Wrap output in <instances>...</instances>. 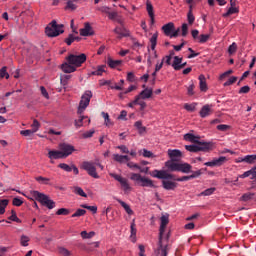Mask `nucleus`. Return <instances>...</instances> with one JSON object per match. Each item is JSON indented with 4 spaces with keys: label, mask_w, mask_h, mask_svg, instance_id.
<instances>
[{
    "label": "nucleus",
    "mask_w": 256,
    "mask_h": 256,
    "mask_svg": "<svg viewBox=\"0 0 256 256\" xmlns=\"http://www.w3.org/2000/svg\"><path fill=\"white\" fill-rule=\"evenodd\" d=\"M244 161L248 165H255V163H256V154L246 155Z\"/></svg>",
    "instance_id": "obj_36"
},
{
    "label": "nucleus",
    "mask_w": 256,
    "mask_h": 256,
    "mask_svg": "<svg viewBox=\"0 0 256 256\" xmlns=\"http://www.w3.org/2000/svg\"><path fill=\"white\" fill-rule=\"evenodd\" d=\"M114 33L118 35V38L121 39L123 37H129V30H127L125 27H116L114 29Z\"/></svg>",
    "instance_id": "obj_20"
},
{
    "label": "nucleus",
    "mask_w": 256,
    "mask_h": 256,
    "mask_svg": "<svg viewBox=\"0 0 256 256\" xmlns=\"http://www.w3.org/2000/svg\"><path fill=\"white\" fill-rule=\"evenodd\" d=\"M82 239H93V236L95 235L94 231L87 232V231H82L80 233Z\"/></svg>",
    "instance_id": "obj_43"
},
{
    "label": "nucleus",
    "mask_w": 256,
    "mask_h": 256,
    "mask_svg": "<svg viewBox=\"0 0 256 256\" xmlns=\"http://www.w3.org/2000/svg\"><path fill=\"white\" fill-rule=\"evenodd\" d=\"M149 175L155 179H161V171L159 170L150 171Z\"/></svg>",
    "instance_id": "obj_59"
},
{
    "label": "nucleus",
    "mask_w": 256,
    "mask_h": 256,
    "mask_svg": "<svg viewBox=\"0 0 256 256\" xmlns=\"http://www.w3.org/2000/svg\"><path fill=\"white\" fill-rule=\"evenodd\" d=\"M191 169H193V166L189 163H180L178 167L180 173H191Z\"/></svg>",
    "instance_id": "obj_25"
},
{
    "label": "nucleus",
    "mask_w": 256,
    "mask_h": 256,
    "mask_svg": "<svg viewBox=\"0 0 256 256\" xmlns=\"http://www.w3.org/2000/svg\"><path fill=\"white\" fill-rule=\"evenodd\" d=\"M35 132L30 130H21L20 131V135H22L23 137H31V135H34Z\"/></svg>",
    "instance_id": "obj_57"
},
{
    "label": "nucleus",
    "mask_w": 256,
    "mask_h": 256,
    "mask_svg": "<svg viewBox=\"0 0 256 256\" xmlns=\"http://www.w3.org/2000/svg\"><path fill=\"white\" fill-rule=\"evenodd\" d=\"M73 191L76 195H80V197H87V193H85V191H83L79 186L74 187Z\"/></svg>",
    "instance_id": "obj_48"
},
{
    "label": "nucleus",
    "mask_w": 256,
    "mask_h": 256,
    "mask_svg": "<svg viewBox=\"0 0 256 256\" xmlns=\"http://www.w3.org/2000/svg\"><path fill=\"white\" fill-rule=\"evenodd\" d=\"M213 106L206 104L200 110V117L205 119V117H209L213 113Z\"/></svg>",
    "instance_id": "obj_17"
},
{
    "label": "nucleus",
    "mask_w": 256,
    "mask_h": 256,
    "mask_svg": "<svg viewBox=\"0 0 256 256\" xmlns=\"http://www.w3.org/2000/svg\"><path fill=\"white\" fill-rule=\"evenodd\" d=\"M146 10L151 20V25L155 23V13L153 12V4H151V1L146 2Z\"/></svg>",
    "instance_id": "obj_22"
},
{
    "label": "nucleus",
    "mask_w": 256,
    "mask_h": 256,
    "mask_svg": "<svg viewBox=\"0 0 256 256\" xmlns=\"http://www.w3.org/2000/svg\"><path fill=\"white\" fill-rule=\"evenodd\" d=\"M225 161H227V158L221 156L219 158H215L213 161L204 163V165H206V167H221Z\"/></svg>",
    "instance_id": "obj_14"
},
{
    "label": "nucleus",
    "mask_w": 256,
    "mask_h": 256,
    "mask_svg": "<svg viewBox=\"0 0 256 256\" xmlns=\"http://www.w3.org/2000/svg\"><path fill=\"white\" fill-rule=\"evenodd\" d=\"M136 99H138L136 102V105L140 106V111H145V108L147 107V103H145V101H143L141 96H136Z\"/></svg>",
    "instance_id": "obj_40"
},
{
    "label": "nucleus",
    "mask_w": 256,
    "mask_h": 256,
    "mask_svg": "<svg viewBox=\"0 0 256 256\" xmlns=\"http://www.w3.org/2000/svg\"><path fill=\"white\" fill-rule=\"evenodd\" d=\"M31 241V238L27 235H21L20 237V245L22 247H29V242Z\"/></svg>",
    "instance_id": "obj_35"
},
{
    "label": "nucleus",
    "mask_w": 256,
    "mask_h": 256,
    "mask_svg": "<svg viewBox=\"0 0 256 256\" xmlns=\"http://www.w3.org/2000/svg\"><path fill=\"white\" fill-rule=\"evenodd\" d=\"M126 80H127L129 83H135V80H136L135 73H133V72H128V73H127V76H126Z\"/></svg>",
    "instance_id": "obj_53"
},
{
    "label": "nucleus",
    "mask_w": 256,
    "mask_h": 256,
    "mask_svg": "<svg viewBox=\"0 0 256 256\" xmlns=\"http://www.w3.org/2000/svg\"><path fill=\"white\" fill-rule=\"evenodd\" d=\"M85 61H87V55L84 53L79 55L70 54L66 58V62L62 64L61 69L64 73H75L77 68L81 67Z\"/></svg>",
    "instance_id": "obj_1"
},
{
    "label": "nucleus",
    "mask_w": 256,
    "mask_h": 256,
    "mask_svg": "<svg viewBox=\"0 0 256 256\" xmlns=\"http://www.w3.org/2000/svg\"><path fill=\"white\" fill-rule=\"evenodd\" d=\"M209 37H211V35H209V34H201L198 37L197 43H207L209 41Z\"/></svg>",
    "instance_id": "obj_49"
},
{
    "label": "nucleus",
    "mask_w": 256,
    "mask_h": 256,
    "mask_svg": "<svg viewBox=\"0 0 256 256\" xmlns=\"http://www.w3.org/2000/svg\"><path fill=\"white\" fill-rule=\"evenodd\" d=\"M253 197H255V194L248 192L242 195V197L240 198V201H251V199H253Z\"/></svg>",
    "instance_id": "obj_46"
},
{
    "label": "nucleus",
    "mask_w": 256,
    "mask_h": 256,
    "mask_svg": "<svg viewBox=\"0 0 256 256\" xmlns=\"http://www.w3.org/2000/svg\"><path fill=\"white\" fill-rule=\"evenodd\" d=\"M184 140L189 141L190 143H199V137H197L191 133L185 134Z\"/></svg>",
    "instance_id": "obj_33"
},
{
    "label": "nucleus",
    "mask_w": 256,
    "mask_h": 256,
    "mask_svg": "<svg viewBox=\"0 0 256 256\" xmlns=\"http://www.w3.org/2000/svg\"><path fill=\"white\" fill-rule=\"evenodd\" d=\"M150 44H151V49L152 51H155V47H157V35H153L151 38H150Z\"/></svg>",
    "instance_id": "obj_54"
},
{
    "label": "nucleus",
    "mask_w": 256,
    "mask_h": 256,
    "mask_svg": "<svg viewBox=\"0 0 256 256\" xmlns=\"http://www.w3.org/2000/svg\"><path fill=\"white\" fill-rule=\"evenodd\" d=\"M60 255H63V256H71V251H69L67 248H63V247H60L58 249Z\"/></svg>",
    "instance_id": "obj_58"
},
{
    "label": "nucleus",
    "mask_w": 256,
    "mask_h": 256,
    "mask_svg": "<svg viewBox=\"0 0 256 256\" xmlns=\"http://www.w3.org/2000/svg\"><path fill=\"white\" fill-rule=\"evenodd\" d=\"M130 179L131 181L137 183V185H140V187H155V185L153 184V180L142 176L139 173H132L130 175Z\"/></svg>",
    "instance_id": "obj_7"
},
{
    "label": "nucleus",
    "mask_w": 256,
    "mask_h": 256,
    "mask_svg": "<svg viewBox=\"0 0 256 256\" xmlns=\"http://www.w3.org/2000/svg\"><path fill=\"white\" fill-rule=\"evenodd\" d=\"M130 233V239L132 243H137V227L135 225V220H133L130 225Z\"/></svg>",
    "instance_id": "obj_23"
},
{
    "label": "nucleus",
    "mask_w": 256,
    "mask_h": 256,
    "mask_svg": "<svg viewBox=\"0 0 256 256\" xmlns=\"http://www.w3.org/2000/svg\"><path fill=\"white\" fill-rule=\"evenodd\" d=\"M66 9L68 11H75L77 9V0H70L67 2Z\"/></svg>",
    "instance_id": "obj_37"
},
{
    "label": "nucleus",
    "mask_w": 256,
    "mask_h": 256,
    "mask_svg": "<svg viewBox=\"0 0 256 256\" xmlns=\"http://www.w3.org/2000/svg\"><path fill=\"white\" fill-rule=\"evenodd\" d=\"M229 55H233L234 53H237V43H232L228 48Z\"/></svg>",
    "instance_id": "obj_55"
},
{
    "label": "nucleus",
    "mask_w": 256,
    "mask_h": 256,
    "mask_svg": "<svg viewBox=\"0 0 256 256\" xmlns=\"http://www.w3.org/2000/svg\"><path fill=\"white\" fill-rule=\"evenodd\" d=\"M186 151L190 153H198V151H209L211 149V144L198 142L196 145H186Z\"/></svg>",
    "instance_id": "obj_9"
},
{
    "label": "nucleus",
    "mask_w": 256,
    "mask_h": 256,
    "mask_svg": "<svg viewBox=\"0 0 256 256\" xmlns=\"http://www.w3.org/2000/svg\"><path fill=\"white\" fill-rule=\"evenodd\" d=\"M0 79H9V73L7 72L6 66L0 69Z\"/></svg>",
    "instance_id": "obj_50"
},
{
    "label": "nucleus",
    "mask_w": 256,
    "mask_h": 256,
    "mask_svg": "<svg viewBox=\"0 0 256 256\" xmlns=\"http://www.w3.org/2000/svg\"><path fill=\"white\" fill-rule=\"evenodd\" d=\"M80 35L82 37H90L93 35V28L91 27V24L85 23L84 27L80 29Z\"/></svg>",
    "instance_id": "obj_16"
},
{
    "label": "nucleus",
    "mask_w": 256,
    "mask_h": 256,
    "mask_svg": "<svg viewBox=\"0 0 256 256\" xmlns=\"http://www.w3.org/2000/svg\"><path fill=\"white\" fill-rule=\"evenodd\" d=\"M82 169H84V171H87L90 177H93L94 179H99V174H97V168L95 167V163L84 162L82 163Z\"/></svg>",
    "instance_id": "obj_11"
},
{
    "label": "nucleus",
    "mask_w": 256,
    "mask_h": 256,
    "mask_svg": "<svg viewBox=\"0 0 256 256\" xmlns=\"http://www.w3.org/2000/svg\"><path fill=\"white\" fill-rule=\"evenodd\" d=\"M162 31L164 32L166 37H170V39H173V37H179L181 28L175 29V24L173 22H169L162 26Z\"/></svg>",
    "instance_id": "obj_8"
},
{
    "label": "nucleus",
    "mask_w": 256,
    "mask_h": 256,
    "mask_svg": "<svg viewBox=\"0 0 256 256\" xmlns=\"http://www.w3.org/2000/svg\"><path fill=\"white\" fill-rule=\"evenodd\" d=\"M199 85H200V91H207V79L205 78V75L201 74L199 76Z\"/></svg>",
    "instance_id": "obj_29"
},
{
    "label": "nucleus",
    "mask_w": 256,
    "mask_h": 256,
    "mask_svg": "<svg viewBox=\"0 0 256 256\" xmlns=\"http://www.w3.org/2000/svg\"><path fill=\"white\" fill-rule=\"evenodd\" d=\"M153 95V90L146 88L137 97H140V99H151V96Z\"/></svg>",
    "instance_id": "obj_28"
},
{
    "label": "nucleus",
    "mask_w": 256,
    "mask_h": 256,
    "mask_svg": "<svg viewBox=\"0 0 256 256\" xmlns=\"http://www.w3.org/2000/svg\"><path fill=\"white\" fill-rule=\"evenodd\" d=\"M59 149L64 159H67V157H69V155H71L75 151V147L67 143L59 144Z\"/></svg>",
    "instance_id": "obj_12"
},
{
    "label": "nucleus",
    "mask_w": 256,
    "mask_h": 256,
    "mask_svg": "<svg viewBox=\"0 0 256 256\" xmlns=\"http://www.w3.org/2000/svg\"><path fill=\"white\" fill-rule=\"evenodd\" d=\"M117 201L121 205V207H123V209L126 211L127 215H133V209H131V206H129V204L125 203L121 199H117Z\"/></svg>",
    "instance_id": "obj_30"
},
{
    "label": "nucleus",
    "mask_w": 256,
    "mask_h": 256,
    "mask_svg": "<svg viewBox=\"0 0 256 256\" xmlns=\"http://www.w3.org/2000/svg\"><path fill=\"white\" fill-rule=\"evenodd\" d=\"M168 156L170 157V161H181V157H183V153L177 149H174V150L169 149Z\"/></svg>",
    "instance_id": "obj_15"
},
{
    "label": "nucleus",
    "mask_w": 256,
    "mask_h": 256,
    "mask_svg": "<svg viewBox=\"0 0 256 256\" xmlns=\"http://www.w3.org/2000/svg\"><path fill=\"white\" fill-rule=\"evenodd\" d=\"M31 130L34 133H37V131H39V129H41V123H39V121L37 119L33 120V123L31 124Z\"/></svg>",
    "instance_id": "obj_41"
},
{
    "label": "nucleus",
    "mask_w": 256,
    "mask_h": 256,
    "mask_svg": "<svg viewBox=\"0 0 256 256\" xmlns=\"http://www.w3.org/2000/svg\"><path fill=\"white\" fill-rule=\"evenodd\" d=\"M236 13H239V8L230 7L228 11L222 15V17H229L230 15H235Z\"/></svg>",
    "instance_id": "obj_38"
},
{
    "label": "nucleus",
    "mask_w": 256,
    "mask_h": 256,
    "mask_svg": "<svg viewBox=\"0 0 256 256\" xmlns=\"http://www.w3.org/2000/svg\"><path fill=\"white\" fill-rule=\"evenodd\" d=\"M113 159L117 163H129V156L127 155L114 154Z\"/></svg>",
    "instance_id": "obj_27"
},
{
    "label": "nucleus",
    "mask_w": 256,
    "mask_h": 256,
    "mask_svg": "<svg viewBox=\"0 0 256 256\" xmlns=\"http://www.w3.org/2000/svg\"><path fill=\"white\" fill-rule=\"evenodd\" d=\"M75 41H79V37H75L73 34H70L66 39L65 43L67 45H72Z\"/></svg>",
    "instance_id": "obj_47"
},
{
    "label": "nucleus",
    "mask_w": 256,
    "mask_h": 256,
    "mask_svg": "<svg viewBox=\"0 0 256 256\" xmlns=\"http://www.w3.org/2000/svg\"><path fill=\"white\" fill-rule=\"evenodd\" d=\"M101 115L104 119V125L106 127H113L114 123L111 121V118H109V113L102 112Z\"/></svg>",
    "instance_id": "obj_32"
},
{
    "label": "nucleus",
    "mask_w": 256,
    "mask_h": 256,
    "mask_svg": "<svg viewBox=\"0 0 256 256\" xmlns=\"http://www.w3.org/2000/svg\"><path fill=\"white\" fill-rule=\"evenodd\" d=\"M179 164L176 160H169L165 163V166L168 171H179Z\"/></svg>",
    "instance_id": "obj_19"
},
{
    "label": "nucleus",
    "mask_w": 256,
    "mask_h": 256,
    "mask_svg": "<svg viewBox=\"0 0 256 256\" xmlns=\"http://www.w3.org/2000/svg\"><path fill=\"white\" fill-rule=\"evenodd\" d=\"M121 63H123V61H121V60H113L112 58H108V60H107V65L111 69H115V67H119V65H121Z\"/></svg>",
    "instance_id": "obj_31"
},
{
    "label": "nucleus",
    "mask_w": 256,
    "mask_h": 256,
    "mask_svg": "<svg viewBox=\"0 0 256 256\" xmlns=\"http://www.w3.org/2000/svg\"><path fill=\"white\" fill-rule=\"evenodd\" d=\"M139 153L143 156L146 157L147 159H150L151 157H155L153 152L147 150V149H142L139 151Z\"/></svg>",
    "instance_id": "obj_44"
},
{
    "label": "nucleus",
    "mask_w": 256,
    "mask_h": 256,
    "mask_svg": "<svg viewBox=\"0 0 256 256\" xmlns=\"http://www.w3.org/2000/svg\"><path fill=\"white\" fill-rule=\"evenodd\" d=\"M87 211L85 209H78L74 214H72V217H83Z\"/></svg>",
    "instance_id": "obj_60"
},
{
    "label": "nucleus",
    "mask_w": 256,
    "mask_h": 256,
    "mask_svg": "<svg viewBox=\"0 0 256 256\" xmlns=\"http://www.w3.org/2000/svg\"><path fill=\"white\" fill-rule=\"evenodd\" d=\"M161 179H162V187L166 189V191H175L177 189L178 184L175 175L169 174L165 171H161Z\"/></svg>",
    "instance_id": "obj_3"
},
{
    "label": "nucleus",
    "mask_w": 256,
    "mask_h": 256,
    "mask_svg": "<svg viewBox=\"0 0 256 256\" xmlns=\"http://www.w3.org/2000/svg\"><path fill=\"white\" fill-rule=\"evenodd\" d=\"M48 158L51 161H53V159H65V157L61 153V149H59V150H49L48 151Z\"/></svg>",
    "instance_id": "obj_18"
},
{
    "label": "nucleus",
    "mask_w": 256,
    "mask_h": 256,
    "mask_svg": "<svg viewBox=\"0 0 256 256\" xmlns=\"http://www.w3.org/2000/svg\"><path fill=\"white\" fill-rule=\"evenodd\" d=\"M107 66L105 65H99L96 67L95 70H93L92 72H90L88 75L89 77L91 76H97V77H101V75H103V73H105V69H106Z\"/></svg>",
    "instance_id": "obj_24"
},
{
    "label": "nucleus",
    "mask_w": 256,
    "mask_h": 256,
    "mask_svg": "<svg viewBox=\"0 0 256 256\" xmlns=\"http://www.w3.org/2000/svg\"><path fill=\"white\" fill-rule=\"evenodd\" d=\"M171 59L173 61L171 62ZM167 65H171L175 71H181L187 66V62L183 63V57L175 56V51H171L168 56H166Z\"/></svg>",
    "instance_id": "obj_4"
},
{
    "label": "nucleus",
    "mask_w": 256,
    "mask_h": 256,
    "mask_svg": "<svg viewBox=\"0 0 256 256\" xmlns=\"http://www.w3.org/2000/svg\"><path fill=\"white\" fill-rule=\"evenodd\" d=\"M31 197L36 199V201H39L41 205L44 207H47V209H55V201L49 198V196L37 191V190H32L30 191Z\"/></svg>",
    "instance_id": "obj_2"
},
{
    "label": "nucleus",
    "mask_w": 256,
    "mask_h": 256,
    "mask_svg": "<svg viewBox=\"0 0 256 256\" xmlns=\"http://www.w3.org/2000/svg\"><path fill=\"white\" fill-rule=\"evenodd\" d=\"M196 108H197V103L184 104V109H186V111H189L190 113H193V111H195Z\"/></svg>",
    "instance_id": "obj_51"
},
{
    "label": "nucleus",
    "mask_w": 256,
    "mask_h": 256,
    "mask_svg": "<svg viewBox=\"0 0 256 256\" xmlns=\"http://www.w3.org/2000/svg\"><path fill=\"white\" fill-rule=\"evenodd\" d=\"M169 225V214H164L161 216V233H162V239H165L166 241H169V237L171 235V232H168L165 236H163V231H165V227Z\"/></svg>",
    "instance_id": "obj_13"
},
{
    "label": "nucleus",
    "mask_w": 256,
    "mask_h": 256,
    "mask_svg": "<svg viewBox=\"0 0 256 256\" xmlns=\"http://www.w3.org/2000/svg\"><path fill=\"white\" fill-rule=\"evenodd\" d=\"M216 191L215 187L212 188H208L206 190H204L203 192L200 193L201 196L203 197H209V195H213Z\"/></svg>",
    "instance_id": "obj_42"
},
{
    "label": "nucleus",
    "mask_w": 256,
    "mask_h": 256,
    "mask_svg": "<svg viewBox=\"0 0 256 256\" xmlns=\"http://www.w3.org/2000/svg\"><path fill=\"white\" fill-rule=\"evenodd\" d=\"M58 167H59L60 169H63V171H66L67 173H71V171H73L72 166H69V165L66 164V163H60V164L58 165Z\"/></svg>",
    "instance_id": "obj_52"
},
{
    "label": "nucleus",
    "mask_w": 256,
    "mask_h": 256,
    "mask_svg": "<svg viewBox=\"0 0 256 256\" xmlns=\"http://www.w3.org/2000/svg\"><path fill=\"white\" fill-rule=\"evenodd\" d=\"M91 99H93V92H91L90 90H86L81 96V100L79 102V106L77 110L78 115H82V113H85V109L89 107V103H91Z\"/></svg>",
    "instance_id": "obj_6"
},
{
    "label": "nucleus",
    "mask_w": 256,
    "mask_h": 256,
    "mask_svg": "<svg viewBox=\"0 0 256 256\" xmlns=\"http://www.w3.org/2000/svg\"><path fill=\"white\" fill-rule=\"evenodd\" d=\"M134 127L137 129L139 135H145L147 133V127L143 126V122L136 121Z\"/></svg>",
    "instance_id": "obj_26"
},
{
    "label": "nucleus",
    "mask_w": 256,
    "mask_h": 256,
    "mask_svg": "<svg viewBox=\"0 0 256 256\" xmlns=\"http://www.w3.org/2000/svg\"><path fill=\"white\" fill-rule=\"evenodd\" d=\"M69 79H71V75H63L60 78V83L62 87L69 85Z\"/></svg>",
    "instance_id": "obj_45"
},
{
    "label": "nucleus",
    "mask_w": 256,
    "mask_h": 256,
    "mask_svg": "<svg viewBox=\"0 0 256 256\" xmlns=\"http://www.w3.org/2000/svg\"><path fill=\"white\" fill-rule=\"evenodd\" d=\"M236 82H237V77L232 76L231 78H229L228 81L224 83V87H229V85H233V83H236Z\"/></svg>",
    "instance_id": "obj_62"
},
{
    "label": "nucleus",
    "mask_w": 256,
    "mask_h": 256,
    "mask_svg": "<svg viewBox=\"0 0 256 256\" xmlns=\"http://www.w3.org/2000/svg\"><path fill=\"white\" fill-rule=\"evenodd\" d=\"M35 180L40 183V185H49V181H51V179L43 177V176H37L35 178Z\"/></svg>",
    "instance_id": "obj_39"
},
{
    "label": "nucleus",
    "mask_w": 256,
    "mask_h": 256,
    "mask_svg": "<svg viewBox=\"0 0 256 256\" xmlns=\"http://www.w3.org/2000/svg\"><path fill=\"white\" fill-rule=\"evenodd\" d=\"M82 209H88V211H92L93 213H97V206H89L87 204L81 205Z\"/></svg>",
    "instance_id": "obj_61"
},
{
    "label": "nucleus",
    "mask_w": 256,
    "mask_h": 256,
    "mask_svg": "<svg viewBox=\"0 0 256 256\" xmlns=\"http://www.w3.org/2000/svg\"><path fill=\"white\" fill-rule=\"evenodd\" d=\"M91 123V119L87 116H80L78 120H75V127H83V125H89Z\"/></svg>",
    "instance_id": "obj_21"
},
{
    "label": "nucleus",
    "mask_w": 256,
    "mask_h": 256,
    "mask_svg": "<svg viewBox=\"0 0 256 256\" xmlns=\"http://www.w3.org/2000/svg\"><path fill=\"white\" fill-rule=\"evenodd\" d=\"M187 20L189 25H193V23H195V16L193 15V12L191 11V9L187 14Z\"/></svg>",
    "instance_id": "obj_56"
},
{
    "label": "nucleus",
    "mask_w": 256,
    "mask_h": 256,
    "mask_svg": "<svg viewBox=\"0 0 256 256\" xmlns=\"http://www.w3.org/2000/svg\"><path fill=\"white\" fill-rule=\"evenodd\" d=\"M109 175L110 177L115 179V181H118V183H120L123 191H131V186L129 185V181L127 180V178H124L123 176L115 173H110Z\"/></svg>",
    "instance_id": "obj_10"
},
{
    "label": "nucleus",
    "mask_w": 256,
    "mask_h": 256,
    "mask_svg": "<svg viewBox=\"0 0 256 256\" xmlns=\"http://www.w3.org/2000/svg\"><path fill=\"white\" fill-rule=\"evenodd\" d=\"M138 249H139V254H138V256H147V255L145 254V245L139 244V245H138Z\"/></svg>",
    "instance_id": "obj_64"
},
{
    "label": "nucleus",
    "mask_w": 256,
    "mask_h": 256,
    "mask_svg": "<svg viewBox=\"0 0 256 256\" xmlns=\"http://www.w3.org/2000/svg\"><path fill=\"white\" fill-rule=\"evenodd\" d=\"M45 33L47 37H59V35L65 33L64 26L63 24H57V21L53 20L47 25Z\"/></svg>",
    "instance_id": "obj_5"
},
{
    "label": "nucleus",
    "mask_w": 256,
    "mask_h": 256,
    "mask_svg": "<svg viewBox=\"0 0 256 256\" xmlns=\"http://www.w3.org/2000/svg\"><path fill=\"white\" fill-rule=\"evenodd\" d=\"M8 205H9L8 199L0 200V215H5V209H7Z\"/></svg>",
    "instance_id": "obj_34"
},
{
    "label": "nucleus",
    "mask_w": 256,
    "mask_h": 256,
    "mask_svg": "<svg viewBox=\"0 0 256 256\" xmlns=\"http://www.w3.org/2000/svg\"><path fill=\"white\" fill-rule=\"evenodd\" d=\"M56 215H69V209L60 208L57 210Z\"/></svg>",
    "instance_id": "obj_63"
}]
</instances>
